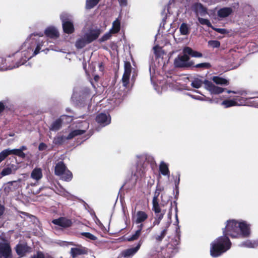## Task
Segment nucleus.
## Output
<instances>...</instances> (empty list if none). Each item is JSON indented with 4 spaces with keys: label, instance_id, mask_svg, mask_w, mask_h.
<instances>
[{
    "label": "nucleus",
    "instance_id": "nucleus-1",
    "mask_svg": "<svg viewBox=\"0 0 258 258\" xmlns=\"http://www.w3.org/2000/svg\"><path fill=\"white\" fill-rule=\"evenodd\" d=\"M47 42L43 37L42 34H31L26 39L20 49L15 53L7 56L5 59V66L2 69L12 70L24 64L27 60L39 53L43 46Z\"/></svg>",
    "mask_w": 258,
    "mask_h": 258
},
{
    "label": "nucleus",
    "instance_id": "nucleus-2",
    "mask_svg": "<svg viewBox=\"0 0 258 258\" xmlns=\"http://www.w3.org/2000/svg\"><path fill=\"white\" fill-rule=\"evenodd\" d=\"M239 221L234 219L227 220L225 227L222 229L223 236L216 238L211 244L210 253L212 256L218 257L229 250L231 242L228 236L232 238H239Z\"/></svg>",
    "mask_w": 258,
    "mask_h": 258
},
{
    "label": "nucleus",
    "instance_id": "nucleus-3",
    "mask_svg": "<svg viewBox=\"0 0 258 258\" xmlns=\"http://www.w3.org/2000/svg\"><path fill=\"white\" fill-rule=\"evenodd\" d=\"M172 203L171 202L170 207L169 209L167 217L162 223L161 227V231L159 234L156 235L154 236V238L156 242L160 243L163 239L165 238L166 235L168 234L169 231V228L170 227L172 222Z\"/></svg>",
    "mask_w": 258,
    "mask_h": 258
},
{
    "label": "nucleus",
    "instance_id": "nucleus-4",
    "mask_svg": "<svg viewBox=\"0 0 258 258\" xmlns=\"http://www.w3.org/2000/svg\"><path fill=\"white\" fill-rule=\"evenodd\" d=\"M86 124V128L84 130H75L71 132L68 136L57 135L55 137L53 140V143L55 145H61L63 144L66 140H69L76 136L81 135L85 133L86 130L89 127V123L87 122Z\"/></svg>",
    "mask_w": 258,
    "mask_h": 258
},
{
    "label": "nucleus",
    "instance_id": "nucleus-5",
    "mask_svg": "<svg viewBox=\"0 0 258 258\" xmlns=\"http://www.w3.org/2000/svg\"><path fill=\"white\" fill-rule=\"evenodd\" d=\"M60 18L62 22L63 32L68 34L73 33L75 28L72 21V16L68 13H63L60 15Z\"/></svg>",
    "mask_w": 258,
    "mask_h": 258
},
{
    "label": "nucleus",
    "instance_id": "nucleus-6",
    "mask_svg": "<svg viewBox=\"0 0 258 258\" xmlns=\"http://www.w3.org/2000/svg\"><path fill=\"white\" fill-rule=\"evenodd\" d=\"M106 26L104 29H101L97 26H92L89 28L84 33V37L87 39V41L90 43L96 40L99 36L100 34L105 29Z\"/></svg>",
    "mask_w": 258,
    "mask_h": 258
},
{
    "label": "nucleus",
    "instance_id": "nucleus-7",
    "mask_svg": "<svg viewBox=\"0 0 258 258\" xmlns=\"http://www.w3.org/2000/svg\"><path fill=\"white\" fill-rule=\"evenodd\" d=\"M174 64L176 68H187L193 64L192 61H189V57L187 54L179 55L174 61Z\"/></svg>",
    "mask_w": 258,
    "mask_h": 258
},
{
    "label": "nucleus",
    "instance_id": "nucleus-8",
    "mask_svg": "<svg viewBox=\"0 0 258 258\" xmlns=\"http://www.w3.org/2000/svg\"><path fill=\"white\" fill-rule=\"evenodd\" d=\"M158 195H155L152 200V210L155 214L154 218L162 220L165 214L166 210H162L158 202Z\"/></svg>",
    "mask_w": 258,
    "mask_h": 258
},
{
    "label": "nucleus",
    "instance_id": "nucleus-9",
    "mask_svg": "<svg viewBox=\"0 0 258 258\" xmlns=\"http://www.w3.org/2000/svg\"><path fill=\"white\" fill-rule=\"evenodd\" d=\"M239 238L248 237L250 235V225L247 222L240 220L238 223Z\"/></svg>",
    "mask_w": 258,
    "mask_h": 258
},
{
    "label": "nucleus",
    "instance_id": "nucleus-10",
    "mask_svg": "<svg viewBox=\"0 0 258 258\" xmlns=\"http://www.w3.org/2000/svg\"><path fill=\"white\" fill-rule=\"evenodd\" d=\"M0 258H13L12 249L8 243L0 242Z\"/></svg>",
    "mask_w": 258,
    "mask_h": 258
},
{
    "label": "nucleus",
    "instance_id": "nucleus-11",
    "mask_svg": "<svg viewBox=\"0 0 258 258\" xmlns=\"http://www.w3.org/2000/svg\"><path fill=\"white\" fill-rule=\"evenodd\" d=\"M124 73L122 78V82L123 86L127 87L130 80L131 76L132 66L131 63L128 61H124Z\"/></svg>",
    "mask_w": 258,
    "mask_h": 258
},
{
    "label": "nucleus",
    "instance_id": "nucleus-12",
    "mask_svg": "<svg viewBox=\"0 0 258 258\" xmlns=\"http://www.w3.org/2000/svg\"><path fill=\"white\" fill-rule=\"evenodd\" d=\"M96 121L102 127L108 125L111 122V117L108 113H100L96 117Z\"/></svg>",
    "mask_w": 258,
    "mask_h": 258
},
{
    "label": "nucleus",
    "instance_id": "nucleus-13",
    "mask_svg": "<svg viewBox=\"0 0 258 258\" xmlns=\"http://www.w3.org/2000/svg\"><path fill=\"white\" fill-rule=\"evenodd\" d=\"M205 89L209 91L211 94H219L225 90V89L215 86L209 81L205 82Z\"/></svg>",
    "mask_w": 258,
    "mask_h": 258
},
{
    "label": "nucleus",
    "instance_id": "nucleus-14",
    "mask_svg": "<svg viewBox=\"0 0 258 258\" xmlns=\"http://www.w3.org/2000/svg\"><path fill=\"white\" fill-rule=\"evenodd\" d=\"M15 249L17 254L20 257L25 256L27 253H29L32 250V248L26 243H19L16 245Z\"/></svg>",
    "mask_w": 258,
    "mask_h": 258
},
{
    "label": "nucleus",
    "instance_id": "nucleus-15",
    "mask_svg": "<svg viewBox=\"0 0 258 258\" xmlns=\"http://www.w3.org/2000/svg\"><path fill=\"white\" fill-rule=\"evenodd\" d=\"M52 223L55 225L63 228L69 227L72 224L71 220L65 217H60L58 219H54L52 221Z\"/></svg>",
    "mask_w": 258,
    "mask_h": 258
},
{
    "label": "nucleus",
    "instance_id": "nucleus-16",
    "mask_svg": "<svg viewBox=\"0 0 258 258\" xmlns=\"http://www.w3.org/2000/svg\"><path fill=\"white\" fill-rule=\"evenodd\" d=\"M18 169V166L16 164H9L4 167L1 172L2 176H5L11 174H14Z\"/></svg>",
    "mask_w": 258,
    "mask_h": 258
},
{
    "label": "nucleus",
    "instance_id": "nucleus-17",
    "mask_svg": "<svg viewBox=\"0 0 258 258\" xmlns=\"http://www.w3.org/2000/svg\"><path fill=\"white\" fill-rule=\"evenodd\" d=\"M143 242V240L142 239H140L136 247L128 248L123 250L122 252V256L124 257H132L139 250Z\"/></svg>",
    "mask_w": 258,
    "mask_h": 258
},
{
    "label": "nucleus",
    "instance_id": "nucleus-18",
    "mask_svg": "<svg viewBox=\"0 0 258 258\" xmlns=\"http://www.w3.org/2000/svg\"><path fill=\"white\" fill-rule=\"evenodd\" d=\"M45 35L49 38L56 39L59 37V32L57 29L53 26L47 28L44 31Z\"/></svg>",
    "mask_w": 258,
    "mask_h": 258
},
{
    "label": "nucleus",
    "instance_id": "nucleus-19",
    "mask_svg": "<svg viewBox=\"0 0 258 258\" xmlns=\"http://www.w3.org/2000/svg\"><path fill=\"white\" fill-rule=\"evenodd\" d=\"M87 252V249L81 246L76 247H72L71 249V254L73 258L76 257L78 255L85 254Z\"/></svg>",
    "mask_w": 258,
    "mask_h": 258
},
{
    "label": "nucleus",
    "instance_id": "nucleus-20",
    "mask_svg": "<svg viewBox=\"0 0 258 258\" xmlns=\"http://www.w3.org/2000/svg\"><path fill=\"white\" fill-rule=\"evenodd\" d=\"M148 217V214L145 212L139 211L137 212L135 218L133 220L136 224H139L146 221Z\"/></svg>",
    "mask_w": 258,
    "mask_h": 258
},
{
    "label": "nucleus",
    "instance_id": "nucleus-21",
    "mask_svg": "<svg viewBox=\"0 0 258 258\" xmlns=\"http://www.w3.org/2000/svg\"><path fill=\"white\" fill-rule=\"evenodd\" d=\"M233 12V9L230 7H224L220 9L217 12V15L221 18L228 17Z\"/></svg>",
    "mask_w": 258,
    "mask_h": 258
},
{
    "label": "nucleus",
    "instance_id": "nucleus-22",
    "mask_svg": "<svg viewBox=\"0 0 258 258\" xmlns=\"http://www.w3.org/2000/svg\"><path fill=\"white\" fill-rule=\"evenodd\" d=\"M194 10L197 16H205L207 14L206 9L200 3L194 5Z\"/></svg>",
    "mask_w": 258,
    "mask_h": 258
},
{
    "label": "nucleus",
    "instance_id": "nucleus-23",
    "mask_svg": "<svg viewBox=\"0 0 258 258\" xmlns=\"http://www.w3.org/2000/svg\"><path fill=\"white\" fill-rule=\"evenodd\" d=\"M236 94L237 95L233 98V100L235 101L236 105H244L249 103V101H247V100H249V98H245L244 97L246 94L244 95H241L239 94Z\"/></svg>",
    "mask_w": 258,
    "mask_h": 258
},
{
    "label": "nucleus",
    "instance_id": "nucleus-24",
    "mask_svg": "<svg viewBox=\"0 0 258 258\" xmlns=\"http://www.w3.org/2000/svg\"><path fill=\"white\" fill-rule=\"evenodd\" d=\"M169 165L163 161H161L159 166V171L161 174L164 176H169L170 171L169 170Z\"/></svg>",
    "mask_w": 258,
    "mask_h": 258
},
{
    "label": "nucleus",
    "instance_id": "nucleus-25",
    "mask_svg": "<svg viewBox=\"0 0 258 258\" xmlns=\"http://www.w3.org/2000/svg\"><path fill=\"white\" fill-rule=\"evenodd\" d=\"M42 176V171L40 168H35L31 172V177L36 181L40 180Z\"/></svg>",
    "mask_w": 258,
    "mask_h": 258
},
{
    "label": "nucleus",
    "instance_id": "nucleus-26",
    "mask_svg": "<svg viewBox=\"0 0 258 258\" xmlns=\"http://www.w3.org/2000/svg\"><path fill=\"white\" fill-rule=\"evenodd\" d=\"M66 170L67 168L63 162H59L56 164L54 172L56 175L60 176Z\"/></svg>",
    "mask_w": 258,
    "mask_h": 258
},
{
    "label": "nucleus",
    "instance_id": "nucleus-27",
    "mask_svg": "<svg viewBox=\"0 0 258 258\" xmlns=\"http://www.w3.org/2000/svg\"><path fill=\"white\" fill-rule=\"evenodd\" d=\"M239 246L247 248H255L258 246V240H246L240 243Z\"/></svg>",
    "mask_w": 258,
    "mask_h": 258
},
{
    "label": "nucleus",
    "instance_id": "nucleus-28",
    "mask_svg": "<svg viewBox=\"0 0 258 258\" xmlns=\"http://www.w3.org/2000/svg\"><path fill=\"white\" fill-rule=\"evenodd\" d=\"M183 51L184 53L187 54V55H190L195 57H201L203 56L201 53L194 51L189 47H184Z\"/></svg>",
    "mask_w": 258,
    "mask_h": 258
},
{
    "label": "nucleus",
    "instance_id": "nucleus-29",
    "mask_svg": "<svg viewBox=\"0 0 258 258\" xmlns=\"http://www.w3.org/2000/svg\"><path fill=\"white\" fill-rule=\"evenodd\" d=\"M207 80H203L199 78H195L191 81V86L194 88L199 89L202 86L203 84L205 85V82Z\"/></svg>",
    "mask_w": 258,
    "mask_h": 258
},
{
    "label": "nucleus",
    "instance_id": "nucleus-30",
    "mask_svg": "<svg viewBox=\"0 0 258 258\" xmlns=\"http://www.w3.org/2000/svg\"><path fill=\"white\" fill-rule=\"evenodd\" d=\"M90 43L87 41V39L84 37L83 35V36L79 38L77 40L75 46L78 49H81L85 47L87 44H89Z\"/></svg>",
    "mask_w": 258,
    "mask_h": 258
},
{
    "label": "nucleus",
    "instance_id": "nucleus-31",
    "mask_svg": "<svg viewBox=\"0 0 258 258\" xmlns=\"http://www.w3.org/2000/svg\"><path fill=\"white\" fill-rule=\"evenodd\" d=\"M6 150L8 155L13 154L21 158H24L25 157V154L23 152H21V150H19V149H10V148H8L6 149Z\"/></svg>",
    "mask_w": 258,
    "mask_h": 258
},
{
    "label": "nucleus",
    "instance_id": "nucleus-32",
    "mask_svg": "<svg viewBox=\"0 0 258 258\" xmlns=\"http://www.w3.org/2000/svg\"><path fill=\"white\" fill-rule=\"evenodd\" d=\"M62 125V118H59L52 122L49 127L50 130L52 131H57L59 130Z\"/></svg>",
    "mask_w": 258,
    "mask_h": 258
},
{
    "label": "nucleus",
    "instance_id": "nucleus-33",
    "mask_svg": "<svg viewBox=\"0 0 258 258\" xmlns=\"http://www.w3.org/2000/svg\"><path fill=\"white\" fill-rule=\"evenodd\" d=\"M212 80L214 83L218 85L227 86L229 84V81L219 76L213 77L212 78Z\"/></svg>",
    "mask_w": 258,
    "mask_h": 258
},
{
    "label": "nucleus",
    "instance_id": "nucleus-34",
    "mask_svg": "<svg viewBox=\"0 0 258 258\" xmlns=\"http://www.w3.org/2000/svg\"><path fill=\"white\" fill-rule=\"evenodd\" d=\"M120 29V22L118 19H116L112 23L111 29L110 30L113 33L115 34L118 33Z\"/></svg>",
    "mask_w": 258,
    "mask_h": 258
},
{
    "label": "nucleus",
    "instance_id": "nucleus-35",
    "mask_svg": "<svg viewBox=\"0 0 258 258\" xmlns=\"http://www.w3.org/2000/svg\"><path fill=\"white\" fill-rule=\"evenodd\" d=\"M190 28L188 25L183 23L180 26L179 31L181 35H187L189 33Z\"/></svg>",
    "mask_w": 258,
    "mask_h": 258
},
{
    "label": "nucleus",
    "instance_id": "nucleus-36",
    "mask_svg": "<svg viewBox=\"0 0 258 258\" xmlns=\"http://www.w3.org/2000/svg\"><path fill=\"white\" fill-rule=\"evenodd\" d=\"M100 0H86V8L87 9H91L96 6Z\"/></svg>",
    "mask_w": 258,
    "mask_h": 258
},
{
    "label": "nucleus",
    "instance_id": "nucleus-37",
    "mask_svg": "<svg viewBox=\"0 0 258 258\" xmlns=\"http://www.w3.org/2000/svg\"><path fill=\"white\" fill-rule=\"evenodd\" d=\"M60 176L62 179L66 181H70L72 178L71 172L67 169Z\"/></svg>",
    "mask_w": 258,
    "mask_h": 258
},
{
    "label": "nucleus",
    "instance_id": "nucleus-38",
    "mask_svg": "<svg viewBox=\"0 0 258 258\" xmlns=\"http://www.w3.org/2000/svg\"><path fill=\"white\" fill-rule=\"evenodd\" d=\"M141 232L136 230L134 233L127 237L126 239L128 241H133L139 238L141 235Z\"/></svg>",
    "mask_w": 258,
    "mask_h": 258
},
{
    "label": "nucleus",
    "instance_id": "nucleus-39",
    "mask_svg": "<svg viewBox=\"0 0 258 258\" xmlns=\"http://www.w3.org/2000/svg\"><path fill=\"white\" fill-rule=\"evenodd\" d=\"M222 104L226 108L230 107L233 106H236L235 101L233 99L225 100L222 102Z\"/></svg>",
    "mask_w": 258,
    "mask_h": 258
},
{
    "label": "nucleus",
    "instance_id": "nucleus-40",
    "mask_svg": "<svg viewBox=\"0 0 258 258\" xmlns=\"http://www.w3.org/2000/svg\"><path fill=\"white\" fill-rule=\"evenodd\" d=\"M199 23L203 25H206L209 27L213 28V26L212 25L210 21L207 19L202 18L198 17V18Z\"/></svg>",
    "mask_w": 258,
    "mask_h": 258
},
{
    "label": "nucleus",
    "instance_id": "nucleus-41",
    "mask_svg": "<svg viewBox=\"0 0 258 258\" xmlns=\"http://www.w3.org/2000/svg\"><path fill=\"white\" fill-rule=\"evenodd\" d=\"M113 34V32H111L110 30H109V32L106 33L105 34H104L102 37H101L99 39V42H104L108 39H110V38L111 37V35Z\"/></svg>",
    "mask_w": 258,
    "mask_h": 258
},
{
    "label": "nucleus",
    "instance_id": "nucleus-42",
    "mask_svg": "<svg viewBox=\"0 0 258 258\" xmlns=\"http://www.w3.org/2000/svg\"><path fill=\"white\" fill-rule=\"evenodd\" d=\"M208 44L209 46L213 48H219L220 46V42L218 40H210Z\"/></svg>",
    "mask_w": 258,
    "mask_h": 258
},
{
    "label": "nucleus",
    "instance_id": "nucleus-43",
    "mask_svg": "<svg viewBox=\"0 0 258 258\" xmlns=\"http://www.w3.org/2000/svg\"><path fill=\"white\" fill-rule=\"evenodd\" d=\"M249 99L251 106L258 108V97L249 98Z\"/></svg>",
    "mask_w": 258,
    "mask_h": 258
},
{
    "label": "nucleus",
    "instance_id": "nucleus-44",
    "mask_svg": "<svg viewBox=\"0 0 258 258\" xmlns=\"http://www.w3.org/2000/svg\"><path fill=\"white\" fill-rule=\"evenodd\" d=\"M81 234L86 238L92 240H95L97 239V237L89 232H83Z\"/></svg>",
    "mask_w": 258,
    "mask_h": 258
},
{
    "label": "nucleus",
    "instance_id": "nucleus-45",
    "mask_svg": "<svg viewBox=\"0 0 258 258\" xmlns=\"http://www.w3.org/2000/svg\"><path fill=\"white\" fill-rule=\"evenodd\" d=\"M8 156L6 149L2 151L0 153V163L4 161Z\"/></svg>",
    "mask_w": 258,
    "mask_h": 258
},
{
    "label": "nucleus",
    "instance_id": "nucleus-46",
    "mask_svg": "<svg viewBox=\"0 0 258 258\" xmlns=\"http://www.w3.org/2000/svg\"><path fill=\"white\" fill-rule=\"evenodd\" d=\"M20 180H18L17 181H10V185H12L13 190H15L18 188L20 186Z\"/></svg>",
    "mask_w": 258,
    "mask_h": 258
},
{
    "label": "nucleus",
    "instance_id": "nucleus-47",
    "mask_svg": "<svg viewBox=\"0 0 258 258\" xmlns=\"http://www.w3.org/2000/svg\"><path fill=\"white\" fill-rule=\"evenodd\" d=\"M211 65L208 62H203V63H200L196 64L195 66L196 68H209L210 67Z\"/></svg>",
    "mask_w": 258,
    "mask_h": 258
},
{
    "label": "nucleus",
    "instance_id": "nucleus-48",
    "mask_svg": "<svg viewBox=\"0 0 258 258\" xmlns=\"http://www.w3.org/2000/svg\"><path fill=\"white\" fill-rule=\"evenodd\" d=\"M214 30L216 31L218 33H219L222 34H224L228 33V30H227L225 29H222V28H216L215 27H213L212 28Z\"/></svg>",
    "mask_w": 258,
    "mask_h": 258
},
{
    "label": "nucleus",
    "instance_id": "nucleus-49",
    "mask_svg": "<svg viewBox=\"0 0 258 258\" xmlns=\"http://www.w3.org/2000/svg\"><path fill=\"white\" fill-rule=\"evenodd\" d=\"M188 95L191 98H192V99H195V100H200V101H206V100H207L204 98H203L202 97H201L200 96H196V95H191V94H188Z\"/></svg>",
    "mask_w": 258,
    "mask_h": 258
},
{
    "label": "nucleus",
    "instance_id": "nucleus-50",
    "mask_svg": "<svg viewBox=\"0 0 258 258\" xmlns=\"http://www.w3.org/2000/svg\"><path fill=\"white\" fill-rule=\"evenodd\" d=\"M4 189L5 191L8 192L14 190L12 185L10 184V182H8L7 184L5 185Z\"/></svg>",
    "mask_w": 258,
    "mask_h": 258
},
{
    "label": "nucleus",
    "instance_id": "nucleus-51",
    "mask_svg": "<svg viewBox=\"0 0 258 258\" xmlns=\"http://www.w3.org/2000/svg\"><path fill=\"white\" fill-rule=\"evenodd\" d=\"M32 258H45L44 253L42 252L38 251L36 254L34 255Z\"/></svg>",
    "mask_w": 258,
    "mask_h": 258
},
{
    "label": "nucleus",
    "instance_id": "nucleus-52",
    "mask_svg": "<svg viewBox=\"0 0 258 258\" xmlns=\"http://www.w3.org/2000/svg\"><path fill=\"white\" fill-rule=\"evenodd\" d=\"M5 61L4 57H0V71H5V69H2L3 66H5Z\"/></svg>",
    "mask_w": 258,
    "mask_h": 258
},
{
    "label": "nucleus",
    "instance_id": "nucleus-53",
    "mask_svg": "<svg viewBox=\"0 0 258 258\" xmlns=\"http://www.w3.org/2000/svg\"><path fill=\"white\" fill-rule=\"evenodd\" d=\"M227 92L228 93H233L234 94H239L241 95H244L245 94H246V93L244 91H239L237 92L232 91L230 90H227Z\"/></svg>",
    "mask_w": 258,
    "mask_h": 258
},
{
    "label": "nucleus",
    "instance_id": "nucleus-54",
    "mask_svg": "<svg viewBox=\"0 0 258 258\" xmlns=\"http://www.w3.org/2000/svg\"><path fill=\"white\" fill-rule=\"evenodd\" d=\"M47 147V146L45 143H41L38 146V149L39 151H43L46 150Z\"/></svg>",
    "mask_w": 258,
    "mask_h": 258
},
{
    "label": "nucleus",
    "instance_id": "nucleus-55",
    "mask_svg": "<svg viewBox=\"0 0 258 258\" xmlns=\"http://www.w3.org/2000/svg\"><path fill=\"white\" fill-rule=\"evenodd\" d=\"M118 3L121 7H124L127 5V0H118Z\"/></svg>",
    "mask_w": 258,
    "mask_h": 258
},
{
    "label": "nucleus",
    "instance_id": "nucleus-56",
    "mask_svg": "<svg viewBox=\"0 0 258 258\" xmlns=\"http://www.w3.org/2000/svg\"><path fill=\"white\" fill-rule=\"evenodd\" d=\"M161 221V220L154 218V221L153 222V225L150 228V229L152 228L154 226H155L156 225H159L160 224Z\"/></svg>",
    "mask_w": 258,
    "mask_h": 258
},
{
    "label": "nucleus",
    "instance_id": "nucleus-57",
    "mask_svg": "<svg viewBox=\"0 0 258 258\" xmlns=\"http://www.w3.org/2000/svg\"><path fill=\"white\" fill-rule=\"evenodd\" d=\"M161 221V220L154 218V221L153 222V225L150 228V229L152 228L154 226H155L156 225H159L160 224Z\"/></svg>",
    "mask_w": 258,
    "mask_h": 258
},
{
    "label": "nucleus",
    "instance_id": "nucleus-58",
    "mask_svg": "<svg viewBox=\"0 0 258 258\" xmlns=\"http://www.w3.org/2000/svg\"><path fill=\"white\" fill-rule=\"evenodd\" d=\"M166 83L169 85V87H173L174 86V82H173L171 78H168Z\"/></svg>",
    "mask_w": 258,
    "mask_h": 258
},
{
    "label": "nucleus",
    "instance_id": "nucleus-59",
    "mask_svg": "<svg viewBox=\"0 0 258 258\" xmlns=\"http://www.w3.org/2000/svg\"><path fill=\"white\" fill-rule=\"evenodd\" d=\"M138 225L137 226L138 229L137 230L139 231V232H141L142 229L143 228L144 225L142 223L138 224Z\"/></svg>",
    "mask_w": 258,
    "mask_h": 258
},
{
    "label": "nucleus",
    "instance_id": "nucleus-60",
    "mask_svg": "<svg viewBox=\"0 0 258 258\" xmlns=\"http://www.w3.org/2000/svg\"><path fill=\"white\" fill-rule=\"evenodd\" d=\"M175 218H176V222L178 224L179 222L178 219V216H177V206H175Z\"/></svg>",
    "mask_w": 258,
    "mask_h": 258
},
{
    "label": "nucleus",
    "instance_id": "nucleus-61",
    "mask_svg": "<svg viewBox=\"0 0 258 258\" xmlns=\"http://www.w3.org/2000/svg\"><path fill=\"white\" fill-rule=\"evenodd\" d=\"M5 105L4 104L1 102H0V113L2 112L5 109Z\"/></svg>",
    "mask_w": 258,
    "mask_h": 258
},
{
    "label": "nucleus",
    "instance_id": "nucleus-62",
    "mask_svg": "<svg viewBox=\"0 0 258 258\" xmlns=\"http://www.w3.org/2000/svg\"><path fill=\"white\" fill-rule=\"evenodd\" d=\"M4 210H5L4 206L0 205V216L3 214Z\"/></svg>",
    "mask_w": 258,
    "mask_h": 258
},
{
    "label": "nucleus",
    "instance_id": "nucleus-63",
    "mask_svg": "<svg viewBox=\"0 0 258 258\" xmlns=\"http://www.w3.org/2000/svg\"><path fill=\"white\" fill-rule=\"evenodd\" d=\"M177 176H178V179H177V180H175V184L176 186H178V185L179 183V181H180V174H179V173L177 174Z\"/></svg>",
    "mask_w": 258,
    "mask_h": 258
},
{
    "label": "nucleus",
    "instance_id": "nucleus-64",
    "mask_svg": "<svg viewBox=\"0 0 258 258\" xmlns=\"http://www.w3.org/2000/svg\"><path fill=\"white\" fill-rule=\"evenodd\" d=\"M27 148L26 146H22L21 147V148L19 149V150H21V152H23L24 150H26Z\"/></svg>",
    "mask_w": 258,
    "mask_h": 258
}]
</instances>
